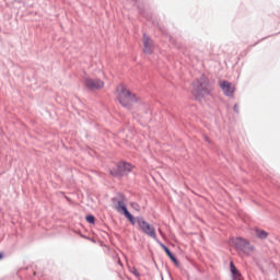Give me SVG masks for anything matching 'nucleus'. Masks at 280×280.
I'll return each instance as SVG.
<instances>
[{
	"mask_svg": "<svg viewBox=\"0 0 280 280\" xmlns=\"http://www.w3.org/2000/svg\"><path fill=\"white\" fill-rule=\"evenodd\" d=\"M113 202H117V198H114V199H113Z\"/></svg>",
	"mask_w": 280,
	"mask_h": 280,
	"instance_id": "412c9836",
	"label": "nucleus"
},
{
	"mask_svg": "<svg viewBox=\"0 0 280 280\" xmlns=\"http://www.w3.org/2000/svg\"><path fill=\"white\" fill-rule=\"evenodd\" d=\"M220 88L223 91L224 95H226V97H232L233 93H235V90L229 81H222L220 83Z\"/></svg>",
	"mask_w": 280,
	"mask_h": 280,
	"instance_id": "0eeeda50",
	"label": "nucleus"
},
{
	"mask_svg": "<svg viewBox=\"0 0 280 280\" xmlns=\"http://www.w3.org/2000/svg\"><path fill=\"white\" fill-rule=\"evenodd\" d=\"M232 244L234 245L237 252L244 253L245 255L247 253H253L254 250V247L250 245V242H248L246 238H243L242 236L232 238Z\"/></svg>",
	"mask_w": 280,
	"mask_h": 280,
	"instance_id": "39448f33",
	"label": "nucleus"
},
{
	"mask_svg": "<svg viewBox=\"0 0 280 280\" xmlns=\"http://www.w3.org/2000/svg\"><path fill=\"white\" fill-rule=\"evenodd\" d=\"M137 224L144 235L152 237V240H156V229L148 223L143 217H137Z\"/></svg>",
	"mask_w": 280,
	"mask_h": 280,
	"instance_id": "20e7f679",
	"label": "nucleus"
},
{
	"mask_svg": "<svg viewBox=\"0 0 280 280\" xmlns=\"http://www.w3.org/2000/svg\"><path fill=\"white\" fill-rule=\"evenodd\" d=\"M0 259H3V253H0Z\"/></svg>",
	"mask_w": 280,
	"mask_h": 280,
	"instance_id": "6ab92c4d",
	"label": "nucleus"
},
{
	"mask_svg": "<svg viewBox=\"0 0 280 280\" xmlns=\"http://www.w3.org/2000/svg\"><path fill=\"white\" fill-rule=\"evenodd\" d=\"M131 272L132 275H135V277H138V278L141 277V273H139V270H137V268H133Z\"/></svg>",
	"mask_w": 280,
	"mask_h": 280,
	"instance_id": "dca6fc26",
	"label": "nucleus"
},
{
	"mask_svg": "<svg viewBox=\"0 0 280 280\" xmlns=\"http://www.w3.org/2000/svg\"><path fill=\"white\" fill-rule=\"evenodd\" d=\"M124 215L126 219H128V221L130 222V224H132V226H135V224H137V219L135 218V215H132V213H130V211Z\"/></svg>",
	"mask_w": 280,
	"mask_h": 280,
	"instance_id": "ddd939ff",
	"label": "nucleus"
},
{
	"mask_svg": "<svg viewBox=\"0 0 280 280\" xmlns=\"http://www.w3.org/2000/svg\"><path fill=\"white\" fill-rule=\"evenodd\" d=\"M234 112L240 113V106L237 104L234 105Z\"/></svg>",
	"mask_w": 280,
	"mask_h": 280,
	"instance_id": "f3484780",
	"label": "nucleus"
},
{
	"mask_svg": "<svg viewBox=\"0 0 280 280\" xmlns=\"http://www.w3.org/2000/svg\"><path fill=\"white\" fill-rule=\"evenodd\" d=\"M116 210L118 211V213H121L122 215H126V213L129 212L128 207L126 206V202H124V200L117 201Z\"/></svg>",
	"mask_w": 280,
	"mask_h": 280,
	"instance_id": "9b49d317",
	"label": "nucleus"
},
{
	"mask_svg": "<svg viewBox=\"0 0 280 280\" xmlns=\"http://www.w3.org/2000/svg\"><path fill=\"white\" fill-rule=\"evenodd\" d=\"M84 86H86L89 91H100V89H104V83L100 79L86 78L84 80Z\"/></svg>",
	"mask_w": 280,
	"mask_h": 280,
	"instance_id": "423d86ee",
	"label": "nucleus"
},
{
	"mask_svg": "<svg viewBox=\"0 0 280 280\" xmlns=\"http://www.w3.org/2000/svg\"><path fill=\"white\" fill-rule=\"evenodd\" d=\"M132 172V164L128 162H119L116 167L109 171L110 176L115 178H121L122 176H128Z\"/></svg>",
	"mask_w": 280,
	"mask_h": 280,
	"instance_id": "7ed1b4c3",
	"label": "nucleus"
},
{
	"mask_svg": "<svg viewBox=\"0 0 280 280\" xmlns=\"http://www.w3.org/2000/svg\"><path fill=\"white\" fill-rule=\"evenodd\" d=\"M191 93L197 102H202V100H205L207 95H211V92L213 91V83H211L209 78L205 74H201L200 78L196 79L191 83Z\"/></svg>",
	"mask_w": 280,
	"mask_h": 280,
	"instance_id": "f257e3e1",
	"label": "nucleus"
},
{
	"mask_svg": "<svg viewBox=\"0 0 280 280\" xmlns=\"http://www.w3.org/2000/svg\"><path fill=\"white\" fill-rule=\"evenodd\" d=\"M85 220H86V222H88L89 224H95V215H93V214H88V215L85 217Z\"/></svg>",
	"mask_w": 280,
	"mask_h": 280,
	"instance_id": "4468645a",
	"label": "nucleus"
},
{
	"mask_svg": "<svg viewBox=\"0 0 280 280\" xmlns=\"http://www.w3.org/2000/svg\"><path fill=\"white\" fill-rule=\"evenodd\" d=\"M131 207H132V209H135L136 211H141V206H139V203H137V202L131 203Z\"/></svg>",
	"mask_w": 280,
	"mask_h": 280,
	"instance_id": "2eb2a0df",
	"label": "nucleus"
},
{
	"mask_svg": "<svg viewBox=\"0 0 280 280\" xmlns=\"http://www.w3.org/2000/svg\"><path fill=\"white\" fill-rule=\"evenodd\" d=\"M206 141H208V143H211V141L209 140V138H206Z\"/></svg>",
	"mask_w": 280,
	"mask_h": 280,
	"instance_id": "aec40b11",
	"label": "nucleus"
},
{
	"mask_svg": "<svg viewBox=\"0 0 280 280\" xmlns=\"http://www.w3.org/2000/svg\"><path fill=\"white\" fill-rule=\"evenodd\" d=\"M230 271L232 275V280L242 278V271L237 269V267L235 266V262L233 261L230 262Z\"/></svg>",
	"mask_w": 280,
	"mask_h": 280,
	"instance_id": "9d476101",
	"label": "nucleus"
},
{
	"mask_svg": "<svg viewBox=\"0 0 280 280\" xmlns=\"http://www.w3.org/2000/svg\"><path fill=\"white\" fill-rule=\"evenodd\" d=\"M118 92V102L124 106V108H130V104L132 102H137V96L135 94L130 93V90L126 89L124 84H119L117 86Z\"/></svg>",
	"mask_w": 280,
	"mask_h": 280,
	"instance_id": "f03ea898",
	"label": "nucleus"
},
{
	"mask_svg": "<svg viewBox=\"0 0 280 280\" xmlns=\"http://www.w3.org/2000/svg\"><path fill=\"white\" fill-rule=\"evenodd\" d=\"M255 233H256V237H258V240H266L268 237V232H266V230L256 229Z\"/></svg>",
	"mask_w": 280,
	"mask_h": 280,
	"instance_id": "f8f14e48",
	"label": "nucleus"
},
{
	"mask_svg": "<svg viewBox=\"0 0 280 280\" xmlns=\"http://www.w3.org/2000/svg\"><path fill=\"white\" fill-rule=\"evenodd\" d=\"M232 280H244V279L241 277V278H235V279H232Z\"/></svg>",
	"mask_w": 280,
	"mask_h": 280,
	"instance_id": "a211bd4d",
	"label": "nucleus"
},
{
	"mask_svg": "<svg viewBox=\"0 0 280 280\" xmlns=\"http://www.w3.org/2000/svg\"><path fill=\"white\" fill-rule=\"evenodd\" d=\"M143 52L152 54V39L145 33L143 34Z\"/></svg>",
	"mask_w": 280,
	"mask_h": 280,
	"instance_id": "1a4fd4ad",
	"label": "nucleus"
},
{
	"mask_svg": "<svg viewBox=\"0 0 280 280\" xmlns=\"http://www.w3.org/2000/svg\"><path fill=\"white\" fill-rule=\"evenodd\" d=\"M158 243L161 246V248H163V250L166 253L167 257H170L171 261H173V264H175V266H179L178 258H176L174 253H172V250H170V247H167L161 241H158Z\"/></svg>",
	"mask_w": 280,
	"mask_h": 280,
	"instance_id": "6e6552de",
	"label": "nucleus"
}]
</instances>
